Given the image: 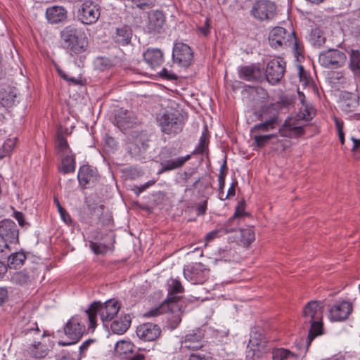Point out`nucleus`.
I'll return each instance as SVG.
<instances>
[{"instance_id": "obj_1", "label": "nucleus", "mask_w": 360, "mask_h": 360, "mask_svg": "<svg viewBox=\"0 0 360 360\" xmlns=\"http://www.w3.org/2000/svg\"><path fill=\"white\" fill-rule=\"evenodd\" d=\"M59 43L60 47L70 55L85 52L89 44L84 32L73 25H68L60 31Z\"/></svg>"}, {"instance_id": "obj_2", "label": "nucleus", "mask_w": 360, "mask_h": 360, "mask_svg": "<svg viewBox=\"0 0 360 360\" xmlns=\"http://www.w3.org/2000/svg\"><path fill=\"white\" fill-rule=\"evenodd\" d=\"M120 309V304L115 299L109 300L103 303L94 302L85 311L89 320V328L94 330L97 323L98 314L103 322L112 321Z\"/></svg>"}, {"instance_id": "obj_3", "label": "nucleus", "mask_w": 360, "mask_h": 360, "mask_svg": "<svg viewBox=\"0 0 360 360\" xmlns=\"http://www.w3.org/2000/svg\"><path fill=\"white\" fill-rule=\"evenodd\" d=\"M268 39L274 49L291 47L297 58L302 54L303 45L293 31L288 32L283 27H276L269 32Z\"/></svg>"}, {"instance_id": "obj_4", "label": "nucleus", "mask_w": 360, "mask_h": 360, "mask_svg": "<svg viewBox=\"0 0 360 360\" xmlns=\"http://www.w3.org/2000/svg\"><path fill=\"white\" fill-rule=\"evenodd\" d=\"M156 122L163 134L174 137L183 131L186 118L179 110H165L157 114Z\"/></svg>"}, {"instance_id": "obj_5", "label": "nucleus", "mask_w": 360, "mask_h": 360, "mask_svg": "<svg viewBox=\"0 0 360 360\" xmlns=\"http://www.w3.org/2000/svg\"><path fill=\"white\" fill-rule=\"evenodd\" d=\"M181 307L182 305L179 304V297H172L170 298H167L159 307L151 309L147 311L145 314V316H157L165 312H170L171 314H174V322L176 323V325H178L181 321Z\"/></svg>"}, {"instance_id": "obj_6", "label": "nucleus", "mask_w": 360, "mask_h": 360, "mask_svg": "<svg viewBox=\"0 0 360 360\" xmlns=\"http://www.w3.org/2000/svg\"><path fill=\"white\" fill-rule=\"evenodd\" d=\"M101 15V6L92 0H85L77 11V17L84 25L96 23Z\"/></svg>"}, {"instance_id": "obj_7", "label": "nucleus", "mask_w": 360, "mask_h": 360, "mask_svg": "<svg viewBox=\"0 0 360 360\" xmlns=\"http://www.w3.org/2000/svg\"><path fill=\"white\" fill-rule=\"evenodd\" d=\"M85 325L82 318L79 316H72L65 324L64 328L65 334L72 340L71 342L59 341L60 346H68L77 342L85 332Z\"/></svg>"}, {"instance_id": "obj_8", "label": "nucleus", "mask_w": 360, "mask_h": 360, "mask_svg": "<svg viewBox=\"0 0 360 360\" xmlns=\"http://www.w3.org/2000/svg\"><path fill=\"white\" fill-rule=\"evenodd\" d=\"M319 61L326 68H340L345 65L347 56L338 49H329L320 53Z\"/></svg>"}, {"instance_id": "obj_9", "label": "nucleus", "mask_w": 360, "mask_h": 360, "mask_svg": "<svg viewBox=\"0 0 360 360\" xmlns=\"http://www.w3.org/2000/svg\"><path fill=\"white\" fill-rule=\"evenodd\" d=\"M287 105L285 102H276L275 103H271L266 109V111H274L269 120H266L262 123L255 124L250 129L251 134H255L259 131H269L274 129L276 125L279 124L280 120L278 116V111L283 108H285Z\"/></svg>"}, {"instance_id": "obj_10", "label": "nucleus", "mask_w": 360, "mask_h": 360, "mask_svg": "<svg viewBox=\"0 0 360 360\" xmlns=\"http://www.w3.org/2000/svg\"><path fill=\"white\" fill-rule=\"evenodd\" d=\"M250 13L259 21H269L276 15V6L269 0H258L254 3Z\"/></svg>"}, {"instance_id": "obj_11", "label": "nucleus", "mask_w": 360, "mask_h": 360, "mask_svg": "<svg viewBox=\"0 0 360 360\" xmlns=\"http://www.w3.org/2000/svg\"><path fill=\"white\" fill-rule=\"evenodd\" d=\"M210 269L199 262L186 265L184 268V275L192 284H202L209 277Z\"/></svg>"}, {"instance_id": "obj_12", "label": "nucleus", "mask_w": 360, "mask_h": 360, "mask_svg": "<svg viewBox=\"0 0 360 360\" xmlns=\"http://www.w3.org/2000/svg\"><path fill=\"white\" fill-rule=\"evenodd\" d=\"M172 60L181 67L188 68L193 61V51L188 44L175 42L172 50Z\"/></svg>"}, {"instance_id": "obj_13", "label": "nucleus", "mask_w": 360, "mask_h": 360, "mask_svg": "<svg viewBox=\"0 0 360 360\" xmlns=\"http://www.w3.org/2000/svg\"><path fill=\"white\" fill-rule=\"evenodd\" d=\"M285 71V62L283 58H274L268 62L265 78L271 84H276L283 78Z\"/></svg>"}, {"instance_id": "obj_14", "label": "nucleus", "mask_w": 360, "mask_h": 360, "mask_svg": "<svg viewBox=\"0 0 360 360\" xmlns=\"http://www.w3.org/2000/svg\"><path fill=\"white\" fill-rule=\"evenodd\" d=\"M191 158V155L173 158L172 152L167 150L165 154L162 162L161 167L158 174H160L174 170L182 167L185 163Z\"/></svg>"}, {"instance_id": "obj_15", "label": "nucleus", "mask_w": 360, "mask_h": 360, "mask_svg": "<svg viewBox=\"0 0 360 360\" xmlns=\"http://www.w3.org/2000/svg\"><path fill=\"white\" fill-rule=\"evenodd\" d=\"M136 333L141 340L152 342L156 340L160 336L162 330L159 325L147 322L138 326Z\"/></svg>"}, {"instance_id": "obj_16", "label": "nucleus", "mask_w": 360, "mask_h": 360, "mask_svg": "<svg viewBox=\"0 0 360 360\" xmlns=\"http://www.w3.org/2000/svg\"><path fill=\"white\" fill-rule=\"evenodd\" d=\"M0 237L7 243H19V231L13 220L5 219L0 221Z\"/></svg>"}, {"instance_id": "obj_17", "label": "nucleus", "mask_w": 360, "mask_h": 360, "mask_svg": "<svg viewBox=\"0 0 360 360\" xmlns=\"http://www.w3.org/2000/svg\"><path fill=\"white\" fill-rule=\"evenodd\" d=\"M116 126L122 131L131 129L140 124L139 120L132 112L121 108L115 115Z\"/></svg>"}, {"instance_id": "obj_18", "label": "nucleus", "mask_w": 360, "mask_h": 360, "mask_svg": "<svg viewBox=\"0 0 360 360\" xmlns=\"http://www.w3.org/2000/svg\"><path fill=\"white\" fill-rule=\"evenodd\" d=\"M204 333L202 330L197 328L187 333L181 340V348L198 351L203 347Z\"/></svg>"}, {"instance_id": "obj_19", "label": "nucleus", "mask_w": 360, "mask_h": 360, "mask_svg": "<svg viewBox=\"0 0 360 360\" xmlns=\"http://www.w3.org/2000/svg\"><path fill=\"white\" fill-rule=\"evenodd\" d=\"M353 307L351 302L341 301L335 303L329 309V317L333 321H342L349 317Z\"/></svg>"}, {"instance_id": "obj_20", "label": "nucleus", "mask_w": 360, "mask_h": 360, "mask_svg": "<svg viewBox=\"0 0 360 360\" xmlns=\"http://www.w3.org/2000/svg\"><path fill=\"white\" fill-rule=\"evenodd\" d=\"M98 177V171L96 168L84 165L79 169L77 179L79 186L82 189H86L87 186L94 184L97 181Z\"/></svg>"}, {"instance_id": "obj_21", "label": "nucleus", "mask_w": 360, "mask_h": 360, "mask_svg": "<svg viewBox=\"0 0 360 360\" xmlns=\"http://www.w3.org/2000/svg\"><path fill=\"white\" fill-rule=\"evenodd\" d=\"M240 78L248 82H261L264 80V72L257 65L243 66L239 71Z\"/></svg>"}, {"instance_id": "obj_22", "label": "nucleus", "mask_w": 360, "mask_h": 360, "mask_svg": "<svg viewBox=\"0 0 360 360\" xmlns=\"http://www.w3.org/2000/svg\"><path fill=\"white\" fill-rule=\"evenodd\" d=\"M45 15L51 25L63 23L68 19V11L61 6H52L46 8Z\"/></svg>"}, {"instance_id": "obj_23", "label": "nucleus", "mask_w": 360, "mask_h": 360, "mask_svg": "<svg viewBox=\"0 0 360 360\" xmlns=\"http://www.w3.org/2000/svg\"><path fill=\"white\" fill-rule=\"evenodd\" d=\"M303 318L304 323L312 322L323 319V309L320 302L310 301L304 307Z\"/></svg>"}, {"instance_id": "obj_24", "label": "nucleus", "mask_w": 360, "mask_h": 360, "mask_svg": "<svg viewBox=\"0 0 360 360\" xmlns=\"http://www.w3.org/2000/svg\"><path fill=\"white\" fill-rule=\"evenodd\" d=\"M165 22V16L162 11H155L148 17L146 29L150 34H160L162 32Z\"/></svg>"}, {"instance_id": "obj_25", "label": "nucleus", "mask_w": 360, "mask_h": 360, "mask_svg": "<svg viewBox=\"0 0 360 360\" xmlns=\"http://www.w3.org/2000/svg\"><path fill=\"white\" fill-rule=\"evenodd\" d=\"M18 326L22 329V333L25 335L32 332L38 335L40 333L37 321L32 319L30 313L25 314L23 311L19 312Z\"/></svg>"}, {"instance_id": "obj_26", "label": "nucleus", "mask_w": 360, "mask_h": 360, "mask_svg": "<svg viewBox=\"0 0 360 360\" xmlns=\"http://www.w3.org/2000/svg\"><path fill=\"white\" fill-rule=\"evenodd\" d=\"M304 132L302 127L297 126L291 120H285L278 129L280 136L290 139L300 137L304 134Z\"/></svg>"}, {"instance_id": "obj_27", "label": "nucleus", "mask_w": 360, "mask_h": 360, "mask_svg": "<svg viewBox=\"0 0 360 360\" xmlns=\"http://www.w3.org/2000/svg\"><path fill=\"white\" fill-rule=\"evenodd\" d=\"M145 62L152 70L159 68L164 61V55L159 49H148L143 53Z\"/></svg>"}, {"instance_id": "obj_28", "label": "nucleus", "mask_w": 360, "mask_h": 360, "mask_svg": "<svg viewBox=\"0 0 360 360\" xmlns=\"http://www.w3.org/2000/svg\"><path fill=\"white\" fill-rule=\"evenodd\" d=\"M131 319L129 314H121L115 318L110 324V330L112 333L123 335L129 328Z\"/></svg>"}, {"instance_id": "obj_29", "label": "nucleus", "mask_w": 360, "mask_h": 360, "mask_svg": "<svg viewBox=\"0 0 360 360\" xmlns=\"http://www.w3.org/2000/svg\"><path fill=\"white\" fill-rule=\"evenodd\" d=\"M133 31L130 26L122 25L117 27L112 36L114 41L120 46H126L131 42Z\"/></svg>"}, {"instance_id": "obj_30", "label": "nucleus", "mask_w": 360, "mask_h": 360, "mask_svg": "<svg viewBox=\"0 0 360 360\" xmlns=\"http://www.w3.org/2000/svg\"><path fill=\"white\" fill-rule=\"evenodd\" d=\"M25 355L30 358L41 359L49 353L48 346L41 342H34L25 349Z\"/></svg>"}, {"instance_id": "obj_31", "label": "nucleus", "mask_w": 360, "mask_h": 360, "mask_svg": "<svg viewBox=\"0 0 360 360\" xmlns=\"http://www.w3.org/2000/svg\"><path fill=\"white\" fill-rule=\"evenodd\" d=\"M348 67L354 77H360V50L351 49L349 52Z\"/></svg>"}, {"instance_id": "obj_32", "label": "nucleus", "mask_w": 360, "mask_h": 360, "mask_svg": "<svg viewBox=\"0 0 360 360\" xmlns=\"http://www.w3.org/2000/svg\"><path fill=\"white\" fill-rule=\"evenodd\" d=\"M61 157V165L59 168L60 172L64 174L73 173L76 167L75 155L70 153Z\"/></svg>"}, {"instance_id": "obj_33", "label": "nucleus", "mask_w": 360, "mask_h": 360, "mask_svg": "<svg viewBox=\"0 0 360 360\" xmlns=\"http://www.w3.org/2000/svg\"><path fill=\"white\" fill-rule=\"evenodd\" d=\"M251 94L253 95V101L255 104L257 105V107L262 108V112L264 114L265 110L264 109L263 103H265L269 98L267 91L262 87L257 86L252 88Z\"/></svg>"}, {"instance_id": "obj_34", "label": "nucleus", "mask_w": 360, "mask_h": 360, "mask_svg": "<svg viewBox=\"0 0 360 360\" xmlns=\"http://www.w3.org/2000/svg\"><path fill=\"white\" fill-rule=\"evenodd\" d=\"M323 319L320 320H316L312 322H309L310 324V329L309 330L308 336L307 338V347L311 345L314 339L323 334Z\"/></svg>"}, {"instance_id": "obj_35", "label": "nucleus", "mask_w": 360, "mask_h": 360, "mask_svg": "<svg viewBox=\"0 0 360 360\" xmlns=\"http://www.w3.org/2000/svg\"><path fill=\"white\" fill-rule=\"evenodd\" d=\"M8 258V266L10 269H17L22 266L26 259L24 252H18L9 255Z\"/></svg>"}, {"instance_id": "obj_36", "label": "nucleus", "mask_w": 360, "mask_h": 360, "mask_svg": "<svg viewBox=\"0 0 360 360\" xmlns=\"http://www.w3.org/2000/svg\"><path fill=\"white\" fill-rule=\"evenodd\" d=\"M210 135L207 127H205L200 137L199 143L195 150L191 154L192 155H202L208 150Z\"/></svg>"}, {"instance_id": "obj_37", "label": "nucleus", "mask_w": 360, "mask_h": 360, "mask_svg": "<svg viewBox=\"0 0 360 360\" xmlns=\"http://www.w3.org/2000/svg\"><path fill=\"white\" fill-rule=\"evenodd\" d=\"M56 147L58 153L60 156L72 153V151L68 145L67 139L63 136V135L61 133L59 132H58L57 134Z\"/></svg>"}, {"instance_id": "obj_38", "label": "nucleus", "mask_w": 360, "mask_h": 360, "mask_svg": "<svg viewBox=\"0 0 360 360\" xmlns=\"http://www.w3.org/2000/svg\"><path fill=\"white\" fill-rule=\"evenodd\" d=\"M309 40L314 46L319 48L324 45L326 38L321 30L319 28H314L311 30L309 35Z\"/></svg>"}, {"instance_id": "obj_39", "label": "nucleus", "mask_w": 360, "mask_h": 360, "mask_svg": "<svg viewBox=\"0 0 360 360\" xmlns=\"http://www.w3.org/2000/svg\"><path fill=\"white\" fill-rule=\"evenodd\" d=\"M33 279L34 276L25 270L16 272L11 277L12 282L20 285H27Z\"/></svg>"}, {"instance_id": "obj_40", "label": "nucleus", "mask_w": 360, "mask_h": 360, "mask_svg": "<svg viewBox=\"0 0 360 360\" xmlns=\"http://www.w3.org/2000/svg\"><path fill=\"white\" fill-rule=\"evenodd\" d=\"M255 239V232L252 228L240 229V242L248 248Z\"/></svg>"}, {"instance_id": "obj_41", "label": "nucleus", "mask_w": 360, "mask_h": 360, "mask_svg": "<svg viewBox=\"0 0 360 360\" xmlns=\"http://www.w3.org/2000/svg\"><path fill=\"white\" fill-rule=\"evenodd\" d=\"M240 225V219L238 217H234L233 215L230 217L221 227L223 230V233H229L231 232L236 231L238 229H240L239 228Z\"/></svg>"}, {"instance_id": "obj_42", "label": "nucleus", "mask_w": 360, "mask_h": 360, "mask_svg": "<svg viewBox=\"0 0 360 360\" xmlns=\"http://www.w3.org/2000/svg\"><path fill=\"white\" fill-rule=\"evenodd\" d=\"M277 137L276 134H271L266 135H257L255 134L253 136V146L256 148H263L264 147L269 141L274 138Z\"/></svg>"}, {"instance_id": "obj_43", "label": "nucleus", "mask_w": 360, "mask_h": 360, "mask_svg": "<svg viewBox=\"0 0 360 360\" xmlns=\"http://www.w3.org/2000/svg\"><path fill=\"white\" fill-rule=\"evenodd\" d=\"M289 356L295 357L296 355L290 350L284 348H276L272 351L273 360H285Z\"/></svg>"}, {"instance_id": "obj_44", "label": "nucleus", "mask_w": 360, "mask_h": 360, "mask_svg": "<svg viewBox=\"0 0 360 360\" xmlns=\"http://www.w3.org/2000/svg\"><path fill=\"white\" fill-rule=\"evenodd\" d=\"M134 345L131 342L120 340L116 343L115 351L117 353L121 354H126L131 353L133 351Z\"/></svg>"}, {"instance_id": "obj_45", "label": "nucleus", "mask_w": 360, "mask_h": 360, "mask_svg": "<svg viewBox=\"0 0 360 360\" xmlns=\"http://www.w3.org/2000/svg\"><path fill=\"white\" fill-rule=\"evenodd\" d=\"M171 282V284L169 285L167 298L178 297L176 294L184 292V288L179 280L172 279ZM179 297L180 298L179 296Z\"/></svg>"}, {"instance_id": "obj_46", "label": "nucleus", "mask_w": 360, "mask_h": 360, "mask_svg": "<svg viewBox=\"0 0 360 360\" xmlns=\"http://www.w3.org/2000/svg\"><path fill=\"white\" fill-rule=\"evenodd\" d=\"M16 139H7L2 147L3 154L0 155V157L2 158L8 155L13 150L15 146Z\"/></svg>"}, {"instance_id": "obj_47", "label": "nucleus", "mask_w": 360, "mask_h": 360, "mask_svg": "<svg viewBox=\"0 0 360 360\" xmlns=\"http://www.w3.org/2000/svg\"><path fill=\"white\" fill-rule=\"evenodd\" d=\"M90 248L96 255H104L108 250L106 245L95 242H90Z\"/></svg>"}, {"instance_id": "obj_48", "label": "nucleus", "mask_w": 360, "mask_h": 360, "mask_svg": "<svg viewBox=\"0 0 360 360\" xmlns=\"http://www.w3.org/2000/svg\"><path fill=\"white\" fill-rule=\"evenodd\" d=\"M189 360H212V357L210 352L201 350L192 353L189 356Z\"/></svg>"}, {"instance_id": "obj_49", "label": "nucleus", "mask_w": 360, "mask_h": 360, "mask_svg": "<svg viewBox=\"0 0 360 360\" xmlns=\"http://www.w3.org/2000/svg\"><path fill=\"white\" fill-rule=\"evenodd\" d=\"M158 74L162 79L165 80L174 81L178 79V76L174 72L166 68H162Z\"/></svg>"}, {"instance_id": "obj_50", "label": "nucleus", "mask_w": 360, "mask_h": 360, "mask_svg": "<svg viewBox=\"0 0 360 360\" xmlns=\"http://www.w3.org/2000/svg\"><path fill=\"white\" fill-rule=\"evenodd\" d=\"M136 7L144 10L154 6V0H131Z\"/></svg>"}, {"instance_id": "obj_51", "label": "nucleus", "mask_w": 360, "mask_h": 360, "mask_svg": "<svg viewBox=\"0 0 360 360\" xmlns=\"http://www.w3.org/2000/svg\"><path fill=\"white\" fill-rule=\"evenodd\" d=\"M13 217L18 221V224L22 227L27 229L30 226V224L25 220V215L19 211H14Z\"/></svg>"}, {"instance_id": "obj_52", "label": "nucleus", "mask_w": 360, "mask_h": 360, "mask_svg": "<svg viewBox=\"0 0 360 360\" xmlns=\"http://www.w3.org/2000/svg\"><path fill=\"white\" fill-rule=\"evenodd\" d=\"M11 252L8 243L0 237V259L6 258Z\"/></svg>"}, {"instance_id": "obj_53", "label": "nucleus", "mask_w": 360, "mask_h": 360, "mask_svg": "<svg viewBox=\"0 0 360 360\" xmlns=\"http://www.w3.org/2000/svg\"><path fill=\"white\" fill-rule=\"evenodd\" d=\"M224 234V233H223V230L221 228L209 232L208 233L206 234L205 238L206 244L217 238L221 237Z\"/></svg>"}, {"instance_id": "obj_54", "label": "nucleus", "mask_w": 360, "mask_h": 360, "mask_svg": "<svg viewBox=\"0 0 360 360\" xmlns=\"http://www.w3.org/2000/svg\"><path fill=\"white\" fill-rule=\"evenodd\" d=\"M245 201L242 200V201L238 202V205L236 208L235 212L233 214L234 217H238L240 220V217L248 214L245 212Z\"/></svg>"}, {"instance_id": "obj_55", "label": "nucleus", "mask_w": 360, "mask_h": 360, "mask_svg": "<svg viewBox=\"0 0 360 360\" xmlns=\"http://www.w3.org/2000/svg\"><path fill=\"white\" fill-rule=\"evenodd\" d=\"M155 180H150L148 182L145 183L143 185L141 186H135L133 188V191H134L136 196H139L142 192L146 191L147 188H148L150 186L154 185L155 184Z\"/></svg>"}, {"instance_id": "obj_56", "label": "nucleus", "mask_w": 360, "mask_h": 360, "mask_svg": "<svg viewBox=\"0 0 360 360\" xmlns=\"http://www.w3.org/2000/svg\"><path fill=\"white\" fill-rule=\"evenodd\" d=\"M238 185V181L236 179H234L232 182L230 188L228 190L227 194L225 195V197H221V200H225L229 197L234 196L236 195V187Z\"/></svg>"}, {"instance_id": "obj_57", "label": "nucleus", "mask_w": 360, "mask_h": 360, "mask_svg": "<svg viewBox=\"0 0 360 360\" xmlns=\"http://www.w3.org/2000/svg\"><path fill=\"white\" fill-rule=\"evenodd\" d=\"M198 30L203 36L207 37L210 34V20L208 18H206L204 25L202 26L198 27Z\"/></svg>"}, {"instance_id": "obj_58", "label": "nucleus", "mask_w": 360, "mask_h": 360, "mask_svg": "<svg viewBox=\"0 0 360 360\" xmlns=\"http://www.w3.org/2000/svg\"><path fill=\"white\" fill-rule=\"evenodd\" d=\"M331 79L334 81L336 80L339 83H344L345 82V77L342 72H334L332 73Z\"/></svg>"}, {"instance_id": "obj_59", "label": "nucleus", "mask_w": 360, "mask_h": 360, "mask_svg": "<svg viewBox=\"0 0 360 360\" xmlns=\"http://www.w3.org/2000/svg\"><path fill=\"white\" fill-rule=\"evenodd\" d=\"M89 208L92 210V212L91 214H95L96 216L99 217L103 213V209H104V205H96L94 207H91L90 205H89Z\"/></svg>"}, {"instance_id": "obj_60", "label": "nucleus", "mask_w": 360, "mask_h": 360, "mask_svg": "<svg viewBox=\"0 0 360 360\" xmlns=\"http://www.w3.org/2000/svg\"><path fill=\"white\" fill-rule=\"evenodd\" d=\"M92 342H93V340L89 339V340H86L85 342H84L82 344V345L79 348V359H80L82 358V353L84 352L88 349V347H89V345H91V343Z\"/></svg>"}, {"instance_id": "obj_61", "label": "nucleus", "mask_w": 360, "mask_h": 360, "mask_svg": "<svg viewBox=\"0 0 360 360\" xmlns=\"http://www.w3.org/2000/svg\"><path fill=\"white\" fill-rule=\"evenodd\" d=\"M8 299V290L6 288H0V305L4 303Z\"/></svg>"}, {"instance_id": "obj_62", "label": "nucleus", "mask_w": 360, "mask_h": 360, "mask_svg": "<svg viewBox=\"0 0 360 360\" xmlns=\"http://www.w3.org/2000/svg\"><path fill=\"white\" fill-rule=\"evenodd\" d=\"M60 213V215L62 218V219L63 220V221L65 223H66L67 224H70L72 223V219H71V217L70 215L69 214V213L66 211V210H63V212H59Z\"/></svg>"}, {"instance_id": "obj_63", "label": "nucleus", "mask_w": 360, "mask_h": 360, "mask_svg": "<svg viewBox=\"0 0 360 360\" xmlns=\"http://www.w3.org/2000/svg\"><path fill=\"white\" fill-rule=\"evenodd\" d=\"M351 141L353 142V146L351 149L352 152H356L360 148V139H356L354 136L350 138Z\"/></svg>"}, {"instance_id": "obj_64", "label": "nucleus", "mask_w": 360, "mask_h": 360, "mask_svg": "<svg viewBox=\"0 0 360 360\" xmlns=\"http://www.w3.org/2000/svg\"><path fill=\"white\" fill-rule=\"evenodd\" d=\"M207 210V200H205L202 204H200L197 207L198 214L204 215Z\"/></svg>"}]
</instances>
